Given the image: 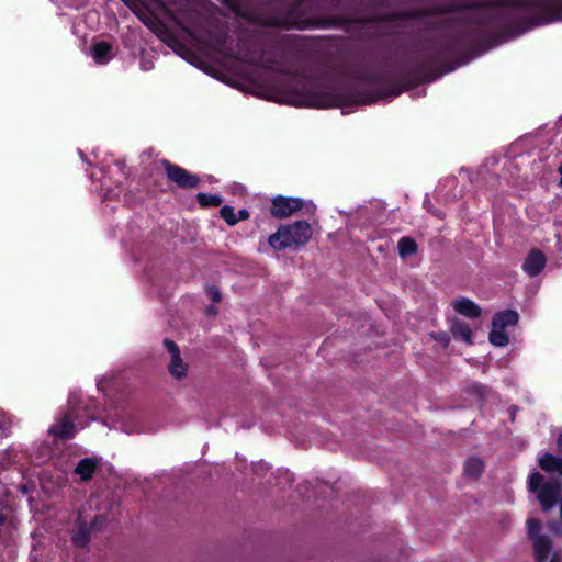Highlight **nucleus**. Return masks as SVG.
Listing matches in <instances>:
<instances>
[{
	"mask_svg": "<svg viewBox=\"0 0 562 562\" xmlns=\"http://www.w3.org/2000/svg\"><path fill=\"white\" fill-rule=\"evenodd\" d=\"M113 46L104 41L97 42L91 46V55L99 65L108 64L112 59Z\"/></svg>",
	"mask_w": 562,
	"mask_h": 562,
	"instance_id": "2eb2a0df",
	"label": "nucleus"
},
{
	"mask_svg": "<svg viewBox=\"0 0 562 562\" xmlns=\"http://www.w3.org/2000/svg\"><path fill=\"white\" fill-rule=\"evenodd\" d=\"M350 486L346 483V481L341 479L337 480H325V479H311L305 481L304 490L305 492H315V491H324L330 490V492H340L344 488H349Z\"/></svg>",
	"mask_w": 562,
	"mask_h": 562,
	"instance_id": "1a4fd4ad",
	"label": "nucleus"
},
{
	"mask_svg": "<svg viewBox=\"0 0 562 562\" xmlns=\"http://www.w3.org/2000/svg\"><path fill=\"white\" fill-rule=\"evenodd\" d=\"M4 522V517L3 515H0V525H2Z\"/></svg>",
	"mask_w": 562,
	"mask_h": 562,
	"instance_id": "37998d69",
	"label": "nucleus"
},
{
	"mask_svg": "<svg viewBox=\"0 0 562 562\" xmlns=\"http://www.w3.org/2000/svg\"><path fill=\"white\" fill-rule=\"evenodd\" d=\"M561 460V457H555L550 452H546L539 458L538 464L544 472L554 473Z\"/></svg>",
	"mask_w": 562,
	"mask_h": 562,
	"instance_id": "4be33fe9",
	"label": "nucleus"
},
{
	"mask_svg": "<svg viewBox=\"0 0 562 562\" xmlns=\"http://www.w3.org/2000/svg\"><path fill=\"white\" fill-rule=\"evenodd\" d=\"M305 204L300 198L277 195L271 200L270 214L274 218H286L301 211Z\"/></svg>",
	"mask_w": 562,
	"mask_h": 562,
	"instance_id": "6e6552de",
	"label": "nucleus"
},
{
	"mask_svg": "<svg viewBox=\"0 0 562 562\" xmlns=\"http://www.w3.org/2000/svg\"><path fill=\"white\" fill-rule=\"evenodd\" d=\"M168 371L173 378H176L178 380L186 376L187 371H188V366L183 362L181 355L180 356L176 355L175 357L171 358V361L168 367Z\"/></svg>",
	"mask_w": 562,
	"mask_h": 562,
	"instance_id": "5701e85b",
	"label": "nucleus"
},
{
	"mask_svg": "<svg viewBox=\"0 0 562 562\" xmlns=\"http://www.w3.org/2000/svg\"><path fill=\"white\" fill-rule=\"evenodd\" d=\"M442 344L448 345L449 342V336L447 334H442L440 338H438Z\"/></svg>",
	"mask_w": 562,
	"mask_h": 562,
	"instance_id": "c9c22d12",
	"label": "nucleus"
},
{
	"mask_svg": "<svg viewBox=\"0 0 562 562\" xmlns=\"http://www.w3.org/2000/svg\"><path fill=\"white\" fill-rule=\"evenodd\" d=\"M546 256L539 249H532L525 259L522 270L529 277L538 276L546 267Z\"/></svg>",
	"mask_w": 562,
	"mask_h": 562,
	"instance_id": "9d476101",
	"label": "nucleus"
},
{
	"mask_svg": "<svg viewBox=\"0 0 562 562\" xmlns=\"http://www.w3.org/2000/svg\"><path fill=\"white\" fill-rule=\"evenodd\" d=\"M528 492H562L559 484L544 482V476L539 472H532L528 479Z\"/></svg>",
	"mask_w": 562,
	"mask_h": 562,
	"instance_id": "ddd939ff",
	"label": "nucleus"
},
{
	"mask_svg": "<svg viewBox=\"0 0 562 562\" xmlns=\"http://www.w3.org/2000/svg\"><path fill=\"white\" fill-rule=\"evenodd\" d=\"M537 497L543 512L559 506L560 518H562V494H537Z\"/></svg>",
	"mask_w": 562,
	"mask_h": 562,
	"instance_id": "6ab92c4d",
	"label": "nucleus"
},
{
	"mask_svg": "<svg viewBox=\"0 0 562 562\" xmlns=\"http://www.w3.org/2000/svg\"><path fill=\"white\" fill-rule=\"evenodd\" d=\"M334 2H335V5H337L339 3V0H334Z\"/></svg>",
	"mask_w": 562,
	"mask_h": 562,
	"instance_id": "a18cd8bd",
	"label": "nucleus"
},
{
	"mask_svg": "<svg viewBox=\"0 0 562 562\" xmlns=\"http://www.w3.org/2000/svg\"><path fill=\"white\" fill-rule=\"evenodd\" d=\"M557 446H558V450L562 453V434H560L557 439Z\"/></svg>",
	"mask_w": 562,
	"mask_h": 562,
	"instance_id": "f704fd0d",
	"label": "nucleus"
},
{
	"mask_svg": "<svg viewBox=\"0 0 562 562\" xmlns=\"http://www.w3.org/2000/svg\"><path fill=\"white\" fill-rule=\"evenodd\" d=\"M453 310L468 318H477L482 314V308L468 297H460L452 302Z\"/></svg>",
	"mask_w": 562,
	"mask_h": 562,
	"instance_id": "9b49d317",
	"label": "nucleus"
},
{
	"mask_svg": "<svg viewBox=\"0 0 562 562\" xmlns=\"http://www.w3.org/2000/svg\"><path fill=\"white\" fill-rule=\"evenodd\" d=\"M71 539L76 547L85 548L90 542V531L86 526H80Z\"/></svg>",
	"mask_w": 562,
	"mask_h": 562,
	"instance_id": "a878e982",
	"label": "nucleus"
},
{
	"mask_svg": "<svg viewBox=\"0 0 562 562\" xmlns=\"http://www.w3.org/2000/svg\"><path fill=\"white\" fill-rule=\"evenodd\" d=\"M224 5H226L229 10L239 13V3L238 0H220Z\"/></svg>",
	"mask_w": 562,
	"mask_h": 562,
	"instance_id": "473e14b6",
	"label": "nucleus"
},
{
	"mask_svg": "<svg viewBox=\"0 0 562 562\" xmlns=\"http://www.w3.org/2000/svg\"><path fill=\"white\" fill-rule=\"evenodd\" d=\"M549 562H560V559H559L558 554H557V553H554V554L551 557V559H550V561H549Z\"/></svg>",
	"mask_w": 562,
	"mask_h": 562,
	"instance_id": "4c0bfd02",
	"label": "nucleus"
},
{
	"mask_svg": "<svg viewBox=\"0 0 562 562\" xmlns=\"http://www.w3.org/2000/svg\"><path fill=\"white\" fill-rule=\"evenodd\" d=\"M397 248L401 258H407L412 255H415L418 250L416 240L409 236H404L400 238L397 243Z\"/></svg>",
	"mask_w": 562,
	"mask_h": 562,
	"instance_id": "412c9836",
	"label": "nucleus"
},
{
	"mask_svg": "<svg viewBox=\"0 0 562 562\" xmlns=\"http://www.w3.org/2000/svg\"><path fill=\"white\" fill-rule=\"evenodd\" d=\"M376 7H385L386 5V2L385 0H378L376 3H375Z\"/></svg>",
	"mask_w": 562,
	"mask_h": 562,
	"instance_id": "58836bf2",
	"label": "nucleus"
},
{
	"mask_svg": "<svg viewBox=\"0 0 562 562\" xmlns=\"http://www.w3.org/2000/svg\"><path fill=\"white\" fill-rule=\"evenodd\" d=\"M161 11L186 33L191 34L184 23L194 25L198 19V12L193 10L192 4L188 0H156Z\"/></svg>",
	"mask_w": 562,
	"mask_h": 562,
	"instance_id": "39448f33",
	"label": "nucleus"
},
{
	"mask_svg": "<svg viewBox=\"0 0 562 562\" xmlns=\"http://www.w3.org/2000/svg\"><path fill=\"white\" fill-rule=\"evenodd\" d=\"M206 294H207L209 299L215 304L220 303L222 300V293H221L220 289L215 285H207Z\"/></svg>",
	"mask_w": 562,
	"mask_h": 562,
	"instance_id": "c756f323",
	"label": "nucleus"
},
{
	"mask_svg": "<svg viewBox=\"0 0 562 562\" xmlns=\"http://www.w3.org/2000/svg\"><path fill=\"white\" fill-rule=\"evenodd\" d=\"M554 473L559 474L562 477V459H561V462L559 463V467Z\"/></svg>",
	"mask_w": 562,
	"mask_h": 562,
	"instance_id": "e433bc0d",
	"label": "nucleus"
},
{
	"mask_svg": "<svg viewBox=\"0 0 562 562\" xmlns=\"http://www.w3.org/2000/svg\"><path fill=\"white\" fill-rule=\"evenodd\" d=\"M488 341L495 347H505L509 344V337L504 329L492 326L488 333Z\"/></svg>",
	"mask_w": 562,
	"mask_h": 562,
	"instance_id": "b1692460",
	"label": "nucleus"
},
{
	"mask_svg": "<svg viewBox=\"0 0 562 562\" xmlns=\"http://www.w3.org/2000/svg\"><path fill=\"white\" fill-rule=\"evenodd\" d=\"M280 72L285 76H290L294 79H301V80H311L312 77L310 75H306L304 71L301 70H290V69H281Z\"/></svg>",
	"mask_w": 562,
	"mask_h": 562,
	"instance_id": "7c9ffc66",
	"label": "nucleus"
},
{
	"mask_svg": "<svg viewBox=\"0 0 562 562\" xmlns=\"http://www.w3.org/2000/svg\"><path fill=\"white\" fill-rule=\"evenodd\" d=\"M196 201L203 209L220 206L223 199L220 195L200 192L196 194Z\"/></svg>",
	"mask_w": 562,
	"mask_h": 562,
	"instance_id": "393cba45",
	"label": "nucleus"
},
{
	"mask_svg": "<svg viewBox=\"0 0 562 562\" xmlns=\"http://www.w3.org/2000/svg\"><path fill=\"white\" fill-rule=\"evenodd\" d=\"M20 492H22V493L27 492L26 486L25 485H21L20 486Z\"/></svg>",
	"mask_w": 562,
	"mask_h": 562,
	"instance_id": "ea45409f",
	"label": "nucleus"
},
{
	"mask_svg": "<svg viewBox=\"0 0 562 562\" xmlns=\"http://www.w3.org/2000/svg\"><path fill=\"white\" fill-rule=\"evenodd\" d=\"M555 526H557V524H555V522H550V524H549V527H550L552 530H555Z\"/></svg>",
	"mask_w": 562,
	"mask_h": 562,
	"instance_id": "79ce46f5",
	"label": "nucleus"
},
{
	"mask_svg": "<svg viewBox=\"0 0 562 562\" xmlns=\"http://www.w3.org/2000/svg\"><path fill=\"white\" fill-rule=\"evenodd\" d=\"M519 322V314L515 310H503L497 312L492 317V326L495 328L504 329L506 327L516 326Z\"/></svg>",
	"mask_w": 562,
	"mask_h": 562,
	"instance_id": "4468645a",
	"label": "nucleus"
},
{
	"mask_svg": "<svg viewBox=\"0 0 562 562\" xmlns=\"http://www.w3.org/2000/svg\"><path fill=\"white\" fill-rule=\"evenodd\" d=\"M485 468L484 461L479 457H470L465 460L463 473L467 477L479 479Z\"/></svg>",
	"mask_w": 562,
	"mask_h": 562,
	"instance_id": "a211bd4d",
	"label": "nucleus"
},
{
	"mask_svg": "<svg viewBox=\"0 0 562 562\" xmlns=\"http://www.w3.org/2000/svg\"><path fill=\"white\" fill-rule=\"evenodd\" d=\"M451 334L454 339L467 344H473V333L471 327L463 321H454L451 325Z\"/></svg>",
	"mask_w": 562,
	"mask_h": 562,
	"instance_id": "f3484780",
	"label": "nucleus"
},
{
	"mask_svg": "<svg viewBox=\"0 0 562 562\" xmlns=\"http://www.w3.org/2000/svg\"><path fill=\"white\" fill-rule=\"evenodd\" d=\"M251 469L256 476L263 477L270 470V467L265 461H258L251 464Z\"/></svg>",
	"mask_w": 562,
	"mask_h": 562,
	"instance_id": "c85d7f7f",
	"label": "nucleus"
},
{
	"mask_svg": "<svg viewBox=\"0 0 562 562\" xmlns=\"http://www.w3.org/2000/svg\"><path fill=\"white\" fill-rule=\"evenodd\" d=\"M228 33L224 27H216L215 30H211L206 32V45L214 49L215 52L224 55L225 57L247 63L250 65H256L254 55L244 49L245 48V42L244 40L239 38L237 46L238 50H234L228 45Z\"/></svg>",
	"mask_w": 562,
	"mask_h": 562,
	"instance_id": "20e7f679",
	"label": "nucleus"
},
{
	"mask_svg": "<svg viewBox=\"0 0 562 562\" xmlns=\"http://www.w3.org/2000/svg\"><path fill=\"white\" fill-rule=\"evenodd\" d=\"M273 475L276 486L280 492H285L288 488H291L292 483L294 482V474L292 472L288 469H278Z\"/></svg>",
	"mask_w": 562,
	"mask_h": 562,
	"instance_id": "aec40b11",
	"label": "nucleus"
},
{
	"mask_svg": "<svg viewBox=\"0 0 562 562\" xmlns=\"http://www.w3.org/2000/svg\"><path fill=\"white\" fill-rule=\"evenodd\" d=\"M160 165L164 167L167 179L182 190L194 189L200 183V178L187 170L186 168L171 162L168 159H161Z\"/></svg>",
	"mask_w": 562,
	"mask_h": 562,
	"instance_id": "0eeeda50",
	"label": "nucleus"
},
{
	"mask_svg": "<svg viewBox=\"0 0 562 562\" xmlns=\"http://www.w3.org/2000/svg\"><path fill=\"white\" fill-rule=\"evenodd\" d=\"M75 425L72 419L65 415L58 423L49 428V434L61 440H70L75 437Z\"/></svg>",
	"mask_w": 562,
	"mask_h": 562,
	"instance_id": "f8f14e48",
	"label": "nucleus"
},
{
	"mask_svg": "<svg viewBox=\"0 0 562 562\" xmlns=\"http://www.w3.org/2000/svg\"><path fill=\"white\" fill-rule=\"evenodd\" d=\"M99 518H100V516H97L95 519L93 520L92 525H95Z\"/></svg>",
	"mask_w": 562,
	"mask_h": 562,
	"instance_id": "c03bdc74",
	"label": "nucleus"
},
{
	"mask_svg": "<svg viewBox=\"0 0 562 562\" xmlns=\"http://www.w3.org/2000/svg\"><path fill=\"white\" fill-rule=\"evenodd\" d=\"M164 346L166 347L168 352L171 355V358L175 357L176 355L180 356L179 347L173 340L166 338L164 340Z\"/></svg>",
	"mask_w": 562,
	"mask_h": 562,
	"instance_id": "2f4dec72",
	"label": "nucleus"
},
{
	"mask_svg": "<svg viewBox=\"0 0 562 562\" xmlns=\"http://www.w3.org/2000/svg\"><path fill=\"white\" fill-rule=\"evenodd\" d=\"M221 217L228 224L229 226H234L239 222L235 214V210L231 205H224L220 210Z\"/></svg>",
	"mask_w": 562,
	"mask_h": 562,
	"instance_id": "bb28decb",
	"label": "nucleus"
},
{
	"mask_svg": "<svg viewBox=\"0 0 562 562\" xmlns=\"http://www.w3.org/2000/svg\"><path fill=\"white\" fill-rule=\"evenodd\" d=\"M250 217V213L248 210L246 209H240L238 211V216L237 218H239V221H245V220H248Z\"/></svg>",
	"mask_w": 562,
	"mask_h": 562,
	"instance_id": "72a5a7b5",
	"label": "nucleus"
},
{
	"mask_svg": "<svg viewBox=\"0 0 562 562\" xmlns=\"http://www.w3.org/2000/svg\"><path fill=\"white\" fill-rule=\"evenodd\" d=\"M278 12L267 16L263 24L284 30H327V29H347L352 24L368 25L374 23L413 21L422 18L437 16L443 14L459 13L463 11H475L488 8L533 10V15H524L508 20L506 12H494L477 16H467L450 20L447 23L429 21L426 26L429 30H438L449 26L450 22H456L468 26L460 33L445 35L438 40H429L425 45V54L422 57H412L409 63L416 65V61L423 60L436 54V48L440 47L441 42L450 36H457L460 40L462 49L451 56L442 59L431 68V71L440 75L452 71L451 65H445V70L439 71L436 68L448 59L462 57L463 54L474 43H484L488 47L493 46L497 40L509 36H517L533 26L549 24L555 21H562V0H482L465 1L439 4L424 9L392 11L372 16H346L329 15L315 16L313 12L324 11L325 7L321 0H276Z\"/></svg>",
	"mask_w": 562,
	"mask_h": 562,
	"instance_id": "f257e3e1",
	"label": "nucleus"
},
{
	"mask_svg": "<svg viewBox=\"0 0 562 562\" xmlns=\"http://www.w3.org/2000/svg\"><path fill=\"white\" fill-rule=\"evenodd\" d=\"M312 237V227L307 221H296L289 225H281L276 233L269 236V245L276 250L299 248L308 243Z\"/></svg>",
	"mask_w": 562,
	"mask_h": 562,
	"instance_id": "7ed1b4c3",
	"label": "nucleus"
},
{
	"mask_svg": "<svg viewBox=\"0 0 562 562\" xmlns=\"http://www.w3.org/2000/svg\"><path fill=\"white\" fill-rule=\"evenodd\" d=\"M12 425V417L4 412H0V437H8L11 432Z\"/></svg>",
	"mask_w": 562,
	"mask_h": 562,
	"instance_id": "cd10ccee",
	"label": "nucleus"
},
{
	"mask_svg": "<svg viewBox=\"0 0 562 562\" xmlns=\"http://www.w3.org/2000/svg\"><path fill=\"white\" fill-rule=\"evenodd\" d=\"M97 465L98 462L94 458H83L77 463L75 473L79 475L81 481H88L92 479Z\"/></svg>",
	"mask_w": 562,
	"mask_h": 562,
	"instance_id": "dca6fc26",
	"label": "nucleus"
},
{
	"mask_svg": "<svg viewBox=\"0 0 562 562\" xmlns=\"http://www.w3.org/2000/svg\"><path fill=\"white\" fill-rule=\"evenodd\" d=\"M541 530L540 519L529 518L527 520V539L532 544L533 557L537 562H546L552 551V540Z\"/></svg>",
	"mask_w": 562,
	"mask_h": 562,
	"instance_id": "423d86ee",
	"label": "nucleus"
},
{
	"mask_svg": "<svg viewBox=\"0 0 562 562\" xmlns=\"http://www.w3.org/2000/svg\"><path fill=\"white\" fill-rule=\"evenodd\" d=\"M461 49L462 45L459 37H447L441 42L440 47L436 48L435 55L416 61V65L412 64V67L402 69L395 80H389L384 71L369 70L359 72L357 79L361 82L385 85L384 89L374 91L372 95L367 97L356 91L345 93L330 89H302L295 90L288 103L296 106L331 109L369 104L383 98H395L404 91L440 78V75L432 72L431 68L442 59L458 54Z\"/></svg>",
	"mask_w": 562,
	"mask_h": 562,
	"instance_id": "f03ea898",
	"label": "nucleus"
},
{
	"mask_svg": "<svg viewBox=\"0 0 562 562\" xmlns=\"http://www.w3.org/2000/svg\"><path fill=\"white\" fill-rule=\"evenodd\" d=\"M559 172H560V175H561L560 182H561V184H562V162H561V165L559 166Z\"/></svg>",
	"mask_w": 562,
	"mask_h": 562,
	"instance_id": "a19ab883",
	"label": "nucleus"
}]
</instances>
